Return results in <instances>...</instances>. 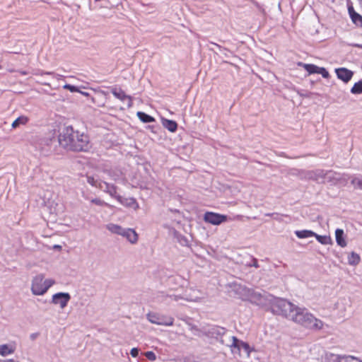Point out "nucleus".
Masks as SVG:
<instances>
[{"instance_id":"f257e3e1","label":"nucleus","mask_w":362,"mask_h":362,"mask_svg":"<svg viewBox=\"0 0 362 362\" xmlns=\"http://www.w3.org/2000/svg\"><path fill=\"white\" fill-rule=\"evenodd\" d=\"M271 309L273 313L282 315L307 329L320 330L323 327V322L316 318L306 308L298 307L285 299H275Z\"/></svg>"},{"instance_id":"f03ea898","label":"nucleus","mask_w":362,"mask_h":362,"mask_svg":"<svg viewBox=\"0 0 362 362\" xmlns=\"http://www.w3.org/2000/svg\"><path fill=\"white\" fill-rule=\"evenodd\" d=\"M59 145L67 151L87 152L91 148L89 136L72 126L64 127L58 136Z\"/></svg>"},{"instance_id":"7ed1b4c3","label":"nucleus","mask_w":362,"mask_h":362,"mask_svg":"<svg viewBox=\"0 0 362 362\" xmlns=\"http://www.w3.org/2000/svg\"><path fill=\"white\" fill-rule=\"evenodd\" d=\"M148 320L152 324L164 326H171L173 325L174 318L170 316L160 315L156 313H148L146 315Z\"/></svg>"},{"instance_id":"20e7f679","label":"nucleus","mask_w":362,"mask_h":362,"mask_svg":"<svg viewBox=\"0 0 362 362\" xmlns=\"http://www.w3.org/2000/svg\"><path fill=\"white\" fill-rule=\"evenodd\" d=\"M231 339L233 341V343L230 345L232 352L238 353V354L240 356L241 351H243L247 356H250V354L252 349L247 343L239 340L235 336H232Z\"/></svg>"},{"instance_id":"39448f33","label":"nucleus","mask_w":362,"mask_h":362,"mask_svg":"<svg viewBox=\"0 0 362 362\" xmlns=\"http://www.w3.org/2000/svg\"><path fill=\"white\" fill-rule=\"evenodd\" d=\"M44 275L38 274L32 280L31 291L33 295L40 296L45 294L44 290Z\"/></svg>"},{"instance_id":"423d86ee","label":"nucleus","mask_w":362,"mask_h":362,"mask_svg":"<svg viewBox=\"0 0 362 362\" xmlns=\"http://www.w3.org/2000/svg\"><path fill=\"white\" fill-rule=\"evenodd\" d=\"M71 299L69 293L59 292L54 294L52 297L51 303L54 305H59L62 309L66 308Z\"/></svg>"},{"instance_id":"0eeeda50","label":"nucleus","mask_w":362,"mask_h":362,"mask_svg":"<svg viewBox=\"0 0 362 362\" xmlns=\"http://www.w3.org/2000/svg\"><path fill=\"white\" fill-rule=\"evenodd\" d=\"M204 220L213 225H220L228 220V216L226 215L208 211L204 214Z\"/></svg>"},{"instance_id":"6e6552de","label":"nucleus","mask_w":362,"mask_h":362,"mask_svg":"<svg viewBox=\"0 0 362 362\" xmlns=\"http://www.w3.org/2000/svg\"><path fill=\"white\" fill-rule=\"evenodd\" d=\"M249 300L257 305L264 306L266 305L267 297L265 293L262 294L255 291H249L248 292Z\"/></svg>"},{"instance_id":"1a4fd4ad","label":"nucleus","mask_w":362,"mask_h":362,"mask_svg":"<svg viewBox=\"0 0 362 362\" xmlns=\"http://www.w3.org/2000/svg\"><path fill=\"white\" fill-rule=\"evenodd\" d=\"M226 329L219 326H211L209 327L207 330L208 334L216 339L219 340L222 344H223V340L222 339V337L226 334Z\"/></svg>"},{"instance_id":"9d476101","label":"nucleus","mask_w":362,"mask_h":362,"mask_svg":"<svg viewBox=\"0 0 362 362\" xmlns=\"http://www.w3.org/2000/svg\"><path fill=\"white\" fill-rule=\"evenodd\" d=\"M325 173L326 170L322 169H317L308 172V176L309 179L316 181L318 183H325Z\"/></svg>"},{"instance_id":"9b49d317","label":"nucleus","mask_w":362,"mask_h":362,"mask_svg":"<svg viewBox=\"0 0 362 362\" xmlns=\"http://www.w3.org/2000/svg\"><path fill=\"white\" fill-rule=\"evenodd\" d=\"M117 200L123 206L133 208L134 210L138 209L139 207L136 200L133 197H123L119 195L117 197Z\"/></svg>"},{"instance_id":"f8f14e48","label":"nucleus","mask_w":362,"mask_h":362,"mask_svg":"<svg viewBox=\"0 0 362 362\" xmlns=\"http://www.w3.org/2000/svg\"><path fill=\"white\" fill-rule=\"evenodd\" d=\"M335 72L337 74L338 78H339L340 80L343 81L345 83L349 82L354 75L353 71L346 68L336 69Z\"/></svg>"},{"instance_id":"ddd939ff","label":"nucleus","mask_w":362,"mask_h":362,"mask_svg":"<svg viewBox=\"0 0 362 362\" xmlns=\"http://www.w3.org/2000/svg\"><path fill=\"white\" fill-rule=\"evenodd\" d=\"M99 189L107 193L113 198L117 199L119 195L117 194V187L114 185L107 183L106 182H100Z\"/></svg>"},{"instance_id":"4468645a","label":"nucleus","mask_w":362,"mask_h":362,"mask_svg":"<svg viewBox=\"0 0 362 362\" xmlns=\"http://www.w3.org/2000/svg\"><path fill=\"white\" fill-rule=\"evenodd\" d=\"M111 93L112 95L117 99L120 100L121 101H124L126 99L129 100L128 103V107H130L132 105V97L129 95H127L124 90H122L121 88H112L111 90Z\"/></svg>"},{"instance_id":"2eb2a0df","label":"nucleus","mask_w":362,"mask_h":362,"mask_svg":"<svg viewBox=\"0 0 362 362\" xmlns=\"http://www.w3.org/2000/svg\"><path fill=\"white\" fill-rule=\"evenodd\" d=\"M341 180V176L339 173L333 170H326L325 180V182L330 183L331 185H337Z\"/></svg>"},{"instance_id":"dca6fc26","label":"nucleus","mask_w":362,"mask_h":362,"mask_svg":"<svg viewBox=\"0 0 362 362\" xmlns=\"http://www.w3.org/2000/svg\"><path fill=\"white\" fill-rule=\"evenodd\" d=\"M159 297L161 298L163 300H165V298L169 297L171 300H175V301H177L180 299H184V300H185L187 301H194V302H197V301H198L200 299V298H198V297L193 298V297H191V296L183 297V296H177V295H168V294H165L164 292H161L160 293Z\"/></svg>"},{"instance_id":"f3484780","label":"nucleus","mask_w":362,"mask_h":362,"mask_svg":"<svg viewBox=\"0 0 362 362\" xmlns=\"http://www.w3.org/2000/svg\"><path fill=\"white\" fill-rule=\"evenodd\" d=\"M122 236L126 238L132 244L138 240L137 233L132 228H125Z\"/></svg>"},{"instance_id":"a211bd4d","label":"nucleus","mask_w":362,"mask_h":362,"mask_svg":"<svg viewBox=\"0 0 362 362\" xmlns=\"http://www.w3.org/2000/svg\"><path fill=\"white\" fill-rule=\"evenodd\" d=\"M333 362H358V359L352 356L333 355Z\"/></svg>"},{"instance_id":"6ab92c4d","label":"nucleus","mask_w":362,"mask_h":362,"mask_svg":"<svg viewBox=\"0 0 362 362\" xmlns=\"http://www.w3.org/2000/svg\"><path fill=\"white\" fill-rule=\"evenodd\" d=\"M335 238L338 245L341 246V247L346 246V242L344 238V233L342 229L337 228L335 230Z\"/></svg>"},{"instance_id":"aec40b11","label":"nucleus","mask_w":362,"mask_h":362,"mask_svg":"<svg viewBox=\"0 0 362 362\" xmlns=\"http://www.w3.org/2000/svg\"><path fill=\"white\" fill-rule=\"evenodd\" d=\"M16 347L13 344L0 345V355L3 356H8L14 353Z\"/></svg>"},{"instance_id":"412c9836","label":"nucleus","mask_w":362,"mask_h":362,"mask_svg":"<svg viewBox=\"0 0 362 362\" xmlns=\"http://www.w3.org/2000/svg\"><path fill=\"white\" fill-rule=\"evenodd\" d=\"M162 122L163 127L170 132H175L177 129V124L173 120L164 119Z\"/></svg>"},{"instance_id":"4be33fe9","label":"nucleus","mask_w":362,"mask_h":362,"mask_svg":"<svg viewBox=\"0 0 362 362\" xmlns=\"http://www.w3.org/2000/svg\"><path fill=\"white\" fill-rule=\"evenodd\" d=\"M295 234L300 239L314 237L315 235V233L310 230H296Z\"/></svg>"},{"instance_id":"5701e85b","label":"nucleus","mask_w":362,"mask_h":362,"mask_svg":"<svg viewBox=\"0 0 362 362\" xmlns=\"http://www.w3.org/2000/svg\"><path fill=\"white\" fill-rule=\"evenodd\" d=\"M107 228L111 233L120 235H122L123 232L125 230V228H122V226L114 223H110L107 225Z\"/></svg>"},{"instance_id":"b1692460","label":"nucleus","mask_w":362,"mask_h":362,"mask_svg":"<svg viewBox=\"0 0 362 362\" xmlns=\"http://www.w3.org/2000/svg\"><path fill=\"white\" fill-rule=\"evenodd\" d=\"M136 115L144 123H150L155 121L154 117L144 112H137Z\"/></svg>"},{"instance_id":"393cba45","label":"nucleus","mask_w":362,"mask_h":362,"mask_svg":"<svg viewBox=\"0 0 362 362\" xmlns=\"http://www.w3.org/2000/svg\"><path fill=\"white\" fill-rule=\"evenodd\" d=\"M298 66H303L305 70L308 72L309 74H316L317 71V69L318 66L313 64H305L303 62H299Z\"/></svg>"},{"instance_id":"a878e982","label":"nucleus","mask_w":362,"mask_h":362,"mask_svg":"<svg viewBox=\"0 0 362 362\" xmlns=\"http://www.w3.org/2000/svg\"><path fill=\"white\" fill-rule=\"evenodd\" d=\"M360 260L359 255L354 252H351L348 256V262L350 265H357L360 262Z\"/></svg>"},{"instance_id":"bb28decb","label":"nucleus","mask_w":362,"mask_h":362,"mask_svg":"<svg viewBox=\"0 0 362 362\" xmlns=\"http://www.w3.org/2000/svg\"><path fill=\"white\" fill-rule=\"evenodd\" d=\"M314 237H315L317 240L322 245H327L332 243L330 236L320 235L315 233V235H314Z\"/></svg>"},{"instance_id":"cd10ccee","label":"nucleus","mask_w":362,"mask_h":362,"mask_svg":"<svg viewBox=\"0 0 362 362\" xmlns=\"http://www.w3.org/2000/svg\"><path fill=\"white\" fill-rule=\"evenodd\" d=\"M28 121V119L27 117L25 116H21L18 117L16 119H15L11 126L13 128L18 127L20 124H25Z\"/></svg>"},{"instance_id":"c85d7f7f","label":"nucleus","mask_w":362,"mask_h":362,"mask_svg":"<svg viewBox=\"0 0 362 362\" xmlns=\"http://www.w3.org/2000/svg\"><path fill=\"white\" fill-rule=\"evenodd\" d=\"M86 181L88 184H90L91 186L95 187L98 189H99L100 182H103V181L95 179V177L93 176L86 175Z\"/></svg>"},{"instance_id":"c756f323","label":"nucleus","mask_w":362,"mask_h":362,"mask_svg":"<svg viewBox=\"0 0 362 362\" xmlns=\"http://www.w3.org/2000/svg\"><path fill=\"white\" fill-rule=\"evenodd\" d=\"M351 92L353 94L362 93V80L354 83V86L351 89Z\"/></svg>"},{"instance_id":"7c9ffc66","label":"nucleus","mask_w":362,"mask_h":362,"mask_svg":"<svg viewBox=\"0 0 362 362\" xmlns=\"http://www.w3.org/2000/svg\"><path fill=\"white\" fill-rule=\"evenodd\" d=\"M351 183L355 188L362 189V177H356L353 178L351 181Z\"/></svg>"},{"instance_id":"2f4dec72","label":"nucleus","mask_w":362,"mask_h":362,"mask_svg":"<svg viewBox=\"0 0 362 362\" xmlns=\"http://www.w3.org/2000/svg\"><path fill=\"white\" fill-rule=\"evenodd\" d=\"M352 22L357 26L362 27V16L356 13L351 18Z\"/></svg>"},{"instance_id":"473e14b6","label":"nucleus","mask_w":362,"mask_h":362,"mask_svg":"<svg viewBox=\"0 0 362 362\" xmlns=\"http://www.w3.org/2000/svg\"><path fill=\"white\" fill-rule=\"evenodd\" d=\"M90 202L93 203V204H95L98 206H107L109 208H112V206L106 203L105 202H104L103 200L99 199V198H94V199H90Z\"/></svg>"},{"instance_id":"72a5a7b5","label":"nucleus","mask_w":362,"mask_h":362,"mask_svg":"<svg viewBox=\"0 0 362 362\" xmlns=\"http://www.w3.org/2000/svg\"><path fill=\"white\" fill-rule=\"evenodd\" d=\"M317 71L316 74H321L323 78H328L329 77V74L326 70L325 68H324V67H319L318 66Z\"/></svg>"},{"instance_id":"f704fd0d","label":"nucleus","mask_w":362,"mask_h":362,"mask_svg":"<svg viewBox=\"0 0 362 362\" xmlns=\"http://www.w3.org/2000/svg\"><path fill=\"white\" fill-rule=\"evenodd\" d=\"M54 284V281L51 279H44V290H45V293L47 291V290Z\"/></svg>"},{"instance_id":"c9c22d12","label":"nucleus","mask_w":362,"mask_h":362,"mask_svg":"<svg viewBox=\"0 0 362 362\" xmlns=\"http://www.w3.org/2000/svg\"><path fill=\"white\" fill-rule=\"evenodd\" d=\"M63 88L64 89H67L69 90H70L71 93H74V92H78L79 91V89L77 86H73V85H71V84H65Z\"/></svg>"},{"instance_id":"e433bc0d","label":"nucleus","mask_w":362,"mask_h":362,"mask_svg":"<svg viewBox=\"0 0 362 362\" xmlns=\"http://www.w3.org/2000/svg\"><path fill=\"white\" fill-rule=\"evenodd\" d=\"M145 356L150 361H153L156 359V356L154 352L149 351L144 354Z\"/></svg>"},{"instance_id":"4c0bfd02","label":"nucleus","mask_w":362,"mask_h":362,"mask_svg":"<svg viewBox=\"0 0 362 362\" xmlns=\"http://www.w3.org/2000/svg\"><path fill=\"white\" fill-rule=\"evenodd\" d=\"M209 44L214 45L217 48V50H218L220 52H221L222 51H224V52H228L230 54H231V52L228 49H227L226 47H223L221 45H219L215 42H209Z\"/></svg>"},{"instance_id":"58836bf2","label":"nucleus","mask_w":362,"mask_h":362,"mask_svg":"<svg viewBox=\"0 0 362 362\" xmlns=\"http://www.w3.org/2000/svg\"><path fill=\"white\" fill-rule=\"evenodd\" d=\"M247 265L249 267H255V268H258L259 267L257 259L255 257H252L251 262L247 263Z\"/></svg>"},{"instance_id":"ea45409f","label":"nucleus","mask_w":362,"mask_h":362,"mask_svg":"<svg viewBox=\"0 0 362 362\" xmlns=\"http://www.w3.org/2000/svg\"><path fill=\"white\" fill-rule=\"evenodd\" d=\"M139 350L137 348H132L130 351V354L132 357L136 358L139 355Z\"/></svg>"},{"instance_id":"a19ab883","label":"nucleus","mask_w":362,"mask_h":362,"mask_svg":"<svg viewBox=\"0 0 362 362\" xmlns=\"http://www.w3.org/2000/svg\"><path fill=\"white\" fill-rule=\"evenodd\" d=\"M348 10H349V16H350V17L351 18L352 16H354V14H356V12L354 11L353 6H351L348 8Z\"/></svg>"},{"instance_id":"79ce46f5","label":"nucleus","mask_w":362,"mask_h":362,"mask_svg":"<svg viewBox=\"0 0 362 362\" xmlns=\"http://www.w3.org/2000/svg\"><path fill=\"white\" fill-rule=\"evenodd\" d=\"M267 216H272V217H273V218H274L276 220H280L279 214H276V213L267 214Z\"/></svg>"},{"instance_id":"37998d69","label":"nucleus","mask_w":362,"mask_h":362,"mask_svg":"<svg viewBox=\"0 0 362 362\" xmlns=\"http://www.w3.org/2000/svg\"><path fill=\"white\" fill-rule=\"evenodd\" d=\"M221 53L223 54V55L226 57H230V55L233 54V53L231 52V54H230L229 52H224V51H222Z\"/></svg>"},{"instance_id":"c03bdc74","label":"nucleus","mask_w":362,"mask_h":362,"mask_svg":"<svg viewBox=\"0 0 362 362\" xmlns=\"http://www.w3.org/2000/svg\"><path fill=\"white\" fill-rule=\"evenodd\" d=\"M181 243L182 245H186L187 243V240L186 238L183 237L181 240H180Z\"/></svg>"},{"instance_id":"a18cd8bd","label":"nucleus","mask_w":362,"mask_h":362,"mask_svg":"<svg viewBox=\"0 0 362 362\" xmlns=\"http://www.w3.org/2000/svg\"><path fill=\"white\" fill-rule=\"evenodd\" d=\"M0 362H18V361H16L13 359H7V360H2V361H0Z\"/></svg>"},{"instance_id":"49530a36","label":"nucleus","mask_w":362,"mask_h":362,"mask_svg":"<svg viewBox=\"0 0 362 362\" xmlns=\"http://www.w3.org/2000/svg\"><path fill=\"white\" fill-rule=\"evenodd\" d=\"M78 92L81 93L82 95H83L85 96H88L89 95V93H87V92H83V91H81V90H79Z\"/></svg>"},{"instance_id":"de8ad7c7","label":"nucleus","mask_w":362,"mask_h":362,"mask_svg":"<svg viewBox=\"0 0 362 362\" xmlns=\"http://www.w3.org/2000/svg\"><path fill=\"white\" fill-rule=\"evenodd\" d=\"M42 74L54 75L53 72H43Z\"/></svg>"},{"instance_id":"09e8293b","label":"nucleus","mask_w":362,"mask_h":362,"mask_svg":"<svg viewBox=\"0 0 362 362\" xmlns=\"http://www.w3.org/2000/svg\"><path fill=\"white\" fill-rule=\"evenodd\" d=\"M353 46L355 47H362V45H358V44H354V45H353Z\"/></svg>"},{"instance_id":"8fccbe9b","label":"nucleus","mask_w":362,"mask_h":362,"mask_svg":"<svg viewBox=\"0 0 362 362\" xmlns=\"http://www.w3.org/2000/svg\"><path fill=\"white\" fill-rule=\"evenodd\" d=\"M209 49H210L211 51H213V52H215V53H217V52H216V51H215L213 48H209Z\"/></svg>"},{"instance_id":"3c124183","label":"nucleus","mask_w":362,"mask_h":362,"mask_svg":"<svg viewBox=\"0 0 362 362\" xmlns=\"http://www.w3.org/2000/svg\"><path fill=\"white\" fill-rule=\"evenodd\" d=\"M1 69V66L0 65V69Z\"/></svg>"},{"instance_id":"603ef678","label":"nucleus","mask_w":362,"mask_h":362,"mask_svg":"<svg viewBox=\"0 0 362 362\" xmlns=\"http://www.w3.org/2000/svg\"><path fill=\"white\" fill-rule=\"evenodd\" d=\"M358 362H362V361L359 360Z\"/></svg>"}]
</instances>
